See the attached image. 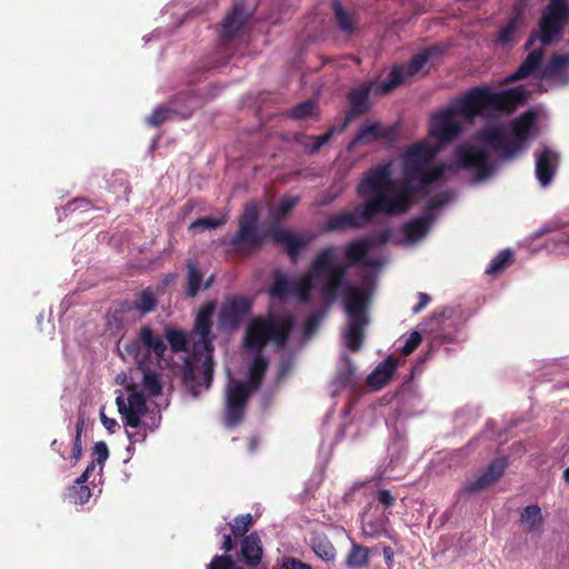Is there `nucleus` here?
Masks as SVG:
<instances>
[{"label": "nucleus", "mask_w": 569, "mask_h": 569, "mask_svg": "<svg viewBox=\"0 0 569 569\" xmlns=\"http://www.w3.org/2000/svg\"><path fill=\"white\" fill-rule=\"evenodd\" d=\"M295 326L296 318L291 313L278 317H256L250 320L246 329L244 346L258 353L268 342H272L278 348H283ZM268 365V359L262 355H257L253 358L249 367V382H246L249 388H252V392L261 386Z\"/></svg>", "instance_id": "obj_1"}, {"label": "nucleus", "mask_w": 569, "mask_h": 569, "mask_svg": "<svg viewBox=\"0 0 569 569\" xmlns=\"http://www.w3.org/2000/svg\"><path fill=\"white\" fill-rule=\"evenodd\" d=\"M311 272L315 274L318 290L323 302L330 305L341 297L345 308L355 300L370 301V290L348 281V264L337 261V248L328 246L321 249L312 259Z\"/></svg>", "instance_id": "obj_2"}, {"label": "nucleus", "mask_w": 569, "mask_h": 569, "mask_svg": "<svg viewBox=\"0 0 569 569\" xmlns=\"http://www.w3.org/2000/svg\"><path fill=\"white\" fill-rule=\"evenodd\" d=\"M526 101L522 88L492 91L488 87H475L457 101L456 112L463 118L472 119L485 111L512 113Z\"/></svg>", "instance_id": "obj_3"}, {"label": "nucleus", "mask_w": 569, "mask_h": 569, "mask_svg": "<svg viewBox=\"0 0 569 569\" xmlns=\"http://www.w3.org/2000/svg\"><path fill=\"white\" fill-rule=\"evenodd\" d=\"M536 123V114L528 111L515 119L510 132L503 124L485 127L478 139L503 158L511 159L527 148V141Z\"/></svg>", "instance_id": "obj_4"}, {"label": "nucleus", "mask_w": 569, "mask_h": 569, "mask_svg": "<svg viewBox=\"0 0 569 569\" xmlns=\"http://www.w3.org/2000/svg\"><path fill=\"white\" fill-rule=\"evenodd\" d=\"M217 308V302L210 300L204 302L198 310L193 323V333L199 336V340L193 346V359L202 361L203 385L206 389L211 387L213 380V340L216 339L212 332L213 321L212 317Z\"/></svg>", "instance_id": "obj_5"}, {"label": "nucleus", "mask_w": 569, "mask_h": 569, "mask_svg": "<svg viewBox=\"0 0 569 569\" xmlns=\"http://www.w3.org/2000/svg\"><path fill=\"white\" fill-rule=\"evenodd\" d=\"M438 150V147H432L426 141H419L409 147L403 158V172L408 180L418 181L421 187L439 181L445 174V167L439 164L427 169Z\"/></svg>", "instance_id": "obj_6"}, {"label": "nucleus", "mask_w": 569, "mask_h": 569, "mask_svg": "<svg viewBox=\"0 0 569 569\" xmlns=\"http://www.w3.org/2000/svg\"><path fill=\"white\" fill-rule=\"evenodd\" d=\"M568 23V1L549 0L538 20V30L532 31L526 42V50H529L537 40H539L542 46H549L562 36Z\"/></svg>", "instance_id": "obj_7"}, {"label": "nucleus", "mask_w": 569, "mask_h": 569, "mask_svg": "<svg viewBox=\"0 0 569 569\" xmlns=\"http://www.w3.org/2000/svg\"><path fill=\"white\" fill-rule=\"evenodd\" d=\"M269 238L268 230L259 229V211L254 203L247 204L243 213L238 220V230L228 240V244L236 252L253 253L261 249L266 239Z\"/></svg>", "instance_id": "obj_8"}, {"label": "nucleus", "mask_w": 569, "mask_h": 569, "mask_svg": "<svg viewBox=\"0 0 569 569\" xmlns=\"http://www.w3.org/2000/svg\"><path fill=\"white\" fill-rule=\"evenodd\" d=\"M419 190L417 186L406 183L403 189L395 194L389 191H380L367 198L361 204L363 216L371 222L378 213L387 216L405 213L411 208L412 197Z\"/></svg>", "instance_id": "obj_9"}, {"label": "nucleus", "mask_w": 569, "mask_h": 569, "mask_svg": "<svg viewBox=\"0 0 569 569\" xmlns=\"http://www.w3.org/2000/svg\"><path fill=\"white\" fill-rule=\"evenodd\" d=\"M122 348L123 353L137 363L138 369L149 366L152 355L157 361H161L167 351L164 340L150 326H142L137 339L123 342Z\"/></svg>", "instance_id": "obj_10"}, {"label": "nucleus", "mask_w": 569, "mask_h": 569, "mask_svg": "<svg viewBox=\"0 0 569 569\" xmlns=\"http://www.w3.org/2000/svg\"><path fill=\"white\" fill-rule=\"evenodd\" d=\"M201 106V99L190 91L174 96L168 106H160L147 118L151 127H159L166 121L189 118Z\"/></svg>", "instance_id": "obj_11"}, {"label": "nucleus", "mask_w": 569, "mask_h": 569, "mask_svg": "<svg viewBox=\"0 0 569 569\" xmlns=\"http://www.w3.org/2000/svg\"><path fill=\"white\" fill-rule=\"evenodd\" d=\"M358 297H355L349 303V307L345 308L348 315V326L345 332L346 346L353 352L360 350L363 338L365 327L369 322L368 307L370 301H359Z\"/></svg>", "instance_id": "obj_12"}, {"label": "nucleus", "mask_w": 569, "mask_h": 569, "mask_svg": "<svg viewBox=\"0 0 569 569\" xmlns=\"http://www.w3.org/2000/svg\"><path fill=\"white\" fill-rule=\"evenodd\" d=\"M253 300L244 295H233L226 298L218 313V327L221 331L238 330L251 312Z\"/></svg>", "instance_id": "obj_13"}, {"label": "nucleus", "mask_w": 569, "mask_h": 569, "mask_svg": "<svg viewBox=\"0 0 569 569\" xmlns=\"http://www.w3.org/2000/svg\"><path fill=\"white\" fill-rule=\"evenodd\" d=\"M252 393V388H249L243 381H233L229 385L224 402V425L228 428H233L240 425L246 415L247 403Z\"/></svg>", "instance_id": "obj_14"}, {"label": "nucleus", "mask_w": 569, "mask_h": 569, "mask_svg": "<svg viewBox=\"0 0 569 569\" xmlns=\"http://www.w3.org/2000/svg\"><path fill=\"white\" fill-rule=\"evenodd\" d=\"M457 164L461 169L475 170L478 180L489 178L495 172L488 151L478 146H460L456 150Z\"/></svg>", "instance_id": "obj_15"}, {"label": "nucleus", "mask_w": 569, "mask_h": 569, "mask_svg": "<svg viewBox=\"0 0 569 569\" xmlns=\"http://www.w3.org/2000/svg\"><path fill=\"white\" fill-rule=\"evenodd\" d=\"M373 87V81H367L356 88H352L347 93L349 109L346 111L345 119L338 128L339 133H342L353 119L366 114L370 110V93L372 92Z\"/></svg>", "instance_id": "obj_16"}, {"label": "nucleus", "mask_w": 569, "mask_h": 569, "mask_svg": "<svg viewBox=\"0 0 569 569\" xmlns=\"http://www.w3.org/2000/svg\"><path fill=\"white\" fill-rule=\"evenodd\" d=\"M391 186V163H382L369 169L365 173L357 186V193L366 200L380 191H389Z\"/></svg>", "instance_id": "obj_17"}, {"label": "nucleus", "mask_w": 569, "mask_h": 569, "mask_svg": "<svg viewBox=\"0 0 569 569\" xmlns=\"http://www.w3.org/2000/svg\"><path fill=\"white\" fill-rule=\"evenodd\" d=\"M455 114H458L456 108L441 110L431 117L429 133L441 144L453 141L461 132V124Z\"/></svg>", "instance_id": "obj_18"}, {"label": "nucleus", "mask_w": 569, "mask_h": 569, "mask_svg": "<svg viewBox=\"0 0 569 569\" xmlns=\"http://www.w3.org/2000/svg\"><path fill=\"white\" fill-rule=\"evenodd\" d=\"M116 405L123 422L131 428H138L141 418L148 412L147 400L143 393L138 391L130 392L127 398L118 396Z\"/></svg>", "instance_id": "obj_19"}, {"label": "nucleus", "mask_w": 569, "mask_h": 569, "mask_svg": "<svg viewBox=\"0 0 569 569\" xmlns=\"http://www.w3.org/2000/svg\"><path fill=\"white\" fill-rule=\"evenodd\" d=\"M269 238L274 244L282 246L292 262H297L302 249L311 241V237H299L293 231L283 227H271L268 229Z\"/></svg>", "instance_id": "obj_20"}, {"label": "nucleus", "mask_w": 569, "mask_h": 569, "mask_svg": "<svg viewBox=\"0 0 569 569\" xmlns=\"http://www.w3.org/2000/svg\"><path fill=\"white\" fill-rule=\"evenodd\" d=\"M367 223H369V220L363 216V208L359 204L351 211H342L329 217L323 224V231L335 232L347 229H361Z\"/></svg>", "instance_id": "obj_21"}, {"label": "nucleus", "mask_w": 569, "mask_h": 569, "mask_svg": "<svg viewBox=\"0 0 569 569\" xmlns=\"http://www.w3.org/2000/svg\"><path fill=\"white\" fill-rule=\"evenodd\" d=\"M507 466L508 462L506 458L495 459L477 479L469 481L463 487V491L469 495H473L488 488L499 480V478L503 475Z\"/></svg>", "instance_id": "obj_22"}, {"label": "nucleus", "mask_w": 569, "mask_h": 569, "mask_svg": "<svg viewBox=\"0 0 569 569\" xmlns=\"http://www.w3.org/2000/svg\"><path fill=\"white\" fill-rule=\"evenodd\" d=\"M263 547L258 532L247 535L240 542L238 561L249 569L256 568L262 560Z\"/></svg>", "instance_id": "obj_23"}, {"label": "nucleus", "mask_w": 569, "mask_h": 569, "mask_svg": "<svg viewBox=\"0 0 569 569\" xmlns=\"http://www.w3.org/2000/svg\"><path fill=\"white\" fill-rule=\"evenodd\" d=\"M559 154L545 147L540 153H536V177L541 186H548L558 169Z\"/></svg>", "instance_id": "obj_24"}, {"label": "nucleus", "mask_w": 569, "mask_h": 569, "mask_svg": "<svg viewBox=\"0 0 569 569\" xmlns=\"http://www.w3.org/2000/svg\"><path fill=\"white\" fill-rule=\"evenodd\" d=\"M371 248L372 243L367 238L356 239L346 247V259L349 264L373 266L372 260L367 258Z\"/></svg>", "instance_id": "obj_25"}, {"label": "nucleus", "mask_w": 569, "mask_h": 569, "mask_svg": "<svg viewBox=\"0 0 569 569\" xmlns=\"http://www.w3.org/2000/svg\"><path fill=\"white\" fill-rule=\"evenodd\" d=\"M336 132H338V129L335 126H332L328 129V131L325 134L311 136L305 132H297L295 133L293 139L297 143L303 147L305 151L308 154H315L320 150V148L323 144L330 141V139L333 137Z\"/></svg>", "instance_id": "obj_26"}, {"label": "nucleus", "mask_w": 569, "mask_h": 569, "mask_svg": "<svg viewBox=\"0 0 569 569\" xmlns=\"http://www.w3.org/2000/svg\"><path fill=\"white\" fill-rule=\"evenodd\" d=\"M244 22L246 17L243 7L241 4H236L221 26L220 37L223 40L234 38L241 31Z\"/></svg>", "instance_id": "obj_27"}, {"label": "nucleus", "mask_w": 569, "mask_h": 569, "mask_svg": "<svg viewBox=\"0 0 569 569\" xmlns=\"http://www.w3.org/2000/svg\"><path fill=\"white\" fill-rule=\"evenodd\" d=\"M358 132L367 144L381 140L390 141L395 136L392 127H385L379 121L362 124Z\"/></svg>", "instance_id": "obj_28"}, {"label": "nucleus", "mask_w": 569, "mask_h": 569, "mask_svg": "<svg viewBox=\"0 0 569 569\" xmlns=\"http://www.w3.org/2000/svg\"><path fill=\"white\" fill-rule=\"evenodd\" d=\"M543 59V49H536L529 52L519 68L509 77L510 81H518L533 74L541 66Z\"/></svg>", "instance_id": "obj_29"}, {"label": "nucleus", "mask_w": 569, "mask_h": 569, "mask_svg": "<svg viewBox=\"0 0 569 569\" xmlns=\"http://www.w3.org/2000/svg\"><path fill=\"white\" fill-rule=\"evenodd\" d=\"M396 367L397 361L392 357H388L368 376V383L376 389L382 388L393 376Z\"/></svg>", "instance_id": "obj_30"}, {"label": "nucleus", "mask_w": 569, "mask_h": 569, "mask_svg": "<svg viewBox=\"0 0 569 569\" xmlns=\"http://www.w3.org/2000/svg\"><path fill=\"white\" fill-rule=\"evenodd\" d=\"M315 288H318V284L315 274L311 272V266L308 267L298 281L291 284L292 292L301 303H308L311 300V293Z\"/></svg>", "instance_id": "obj_31"}, {"label": "nucleus", "mask_w": 569, "mask_h": 569, "mask_svg": "<svg viewBox=\"0 0 569 569\" xmlns=\"http://www.w3.org/2000/svg\"><path fill=\"white\" fill-rule=\"evenodd\" d=\"M186 296L194 298L202 290L203 272L201 271L198 262L189 259L187 261V274H186Z\"/></svg>", "instance_id": "obj_32"}, {"label": "nucleus", "mask_w": 569, "mask_h": 569, "mask_svg": "<svg viewBox=\"0 0 569 569\" xmlns=\"http://www.w3.org/2000/svg\"><path fill=\"white\" fill-rule=\"evenodd\" d=\"M441 53V50L438 46H431L420 50L416 53L408 63L406 69L407 77H413L427 66V63L431 60L436 54Z\"/></svg>", "instance_id": "obj_33"}, {"label": "nucleus", "mask_w": 569, "mask_h": 569, "mask_svg": "<svg viewBox=\"0 0 569 569\" xmlns=\"http://www.w3.org/2000/svg\"><path fill=\"white\" fill-rule=\"evenodd\" d=\"M157 298L152 288L148 287L134 295L133 308L140 317L152 312L157 307Z\"/></svg>", "instance_id": "obj_34"}, {"label": "nucleus", "mask_w": 569, "mask_h": 569, "mask_svg": "<svg viewBox=\"0 0 569 569\" xmlns=\"http://www.w3.org/2000/svg\"><path fill=\"white\" fill-rule=\"evenodd\" d=\"M519 520L526 532L539 531L543 522L541 508L538 505L527 506L520 513Z\"/></svg>", "instance_id": "obj_35"}, {"label": "nucleus", "mask_w": 569, "mask_h": 569, "mask_svg": "<svg viewBox=\"0 0 569 569\" xmlns=\"http://www.w3.org/2000/svg\"><path fill=\"white\" fill-rule=\"evenodd\" d=\"M431 217L430 213L422 218H415L405 223L403 233L410 241H417L423 238L430 227Z\"/></svg>", "instance_id": "obj_36"}, {"label": "nucleus", "mask_w": 569, "mask_h": 569, "mask_svg": "<svg viewBox=\"0 0 569 569\" xmlns=\"http://www.w3.org/2000/svg\"><path fill=\"white\" fill-rule=\"evenodd\" d=\"M140 370L143 373L141 382L143 392L149 397H157L161 395L163 383L160 375L151 370L148 366Z\"/></svg>", "instance_id": "obj_37"}, {"label": "nucleus", "mask_w": 569, "mask_h": 569, "mask_svg": "<svg viewBox=\"0 0 569 569\" xmlns=\"http://www.w3.org/2000/svg\"><path fill=\"white\" fill-rule=\"evenodd\" d=\"M569 67V52L553 54L548 63L541 69L539 78L549 79Z\"/></svg>", "instance_id": "obj_38"}, {"label": "nucleus", "mask_w": 569, "mask_h": 569, "mask_svg": "<svg viewBox=\"0 0 569 569\" xmlns=\"http://www.w3.org/2000/svg\"><path fill=\"white\" fill-rule=\"evenodd\" d=\"M523 21L521 10H513L512 16L508 23L500 30L498 40L501 44L506 46L513 41L515 36Z\"/></svg>", "instance_id": "obj_39"}, {"label": "nucleus", "mask_w": 569, "mask_h": 569, "mask_svg": "<svg viewBox=\"0 0 569 569\" xmlns=\"http://www.w3.org/2000/svg\"><path fill=\"white\" fill-rule=\"evenodd\" d=\"M369 551L368 547L352 543L345 561L346 566L357 569L367 566L369 562Z\"/></svg>", "instance_id": "obj_40"}, {"label": "nucleus", "mask_w": 569, "mask_h": 569, "mask_svg": "<svg viewBox=\"0 0 569 569\" xmlns=\"http://www.w3.org/2000/svg\"><path fill=\"white\" fill-rule=\"evenodd\" d=\"M405 76L406 72L403 71L402 66H393L387 77V80L380 84L379 92L382 94L391 92L403 83Z\"/></svg>", "instance_id": "obj_41"}, {"label": "nucleus", "mask_w": 569, "mask_h": 569, "mask_svg": "<svg viewBox=\"0 0 569 569\" xmlns=\"http://www.w3.org/2000/svg\"><path fill=\"white\" fill-rule=\"evenodd\" d=\"M513 260V252L510 249H505L499 252L491 261L488 268L486 269V273L490 276H495L502 270H505L508 266L511 264Z\"/></svg>", "instance_id": "obj_42"}, {"label": "nucleus", "mask_w": 569, "mask_h": 569, "mask_svg": "<svg viewBox=\"0 0 569 569\" xmlns=\"http://www.w3.org/2000/svg\"><path fill=\"white\" fill-rule=\"evenodd\" d=\"M289 280L288 276L281 270L273 272V283L269 289V295L273 298H283L289 292Z\"/></svg>", "instance_id": "obj_43"}, {"label": "nucleus", "mask_w": 569, "mask_h": 569, "mask_svg": "<svg viewBox=\"0 0 569 569\" xmlns=\"http://www.w3.org/2000/svg\"><path fill=\"white\" fill-rule=\"evenodd\" d=\"M254 520L251 513L240 515L230 523V529L234 538H244L247 532L253 526Z\"/></svg>", "instance_id": "obj_44"}, {"label": "nucleus", "mask_w": 569, "mask_h": 569, "mask_svg": "<svg viewBox=\"0 0 569 569\" xmlns=\"http://www.w3.org/2000/svg\"><path fill=\"white\" fill-rule=\"evenodd\" d=\"M166 339L173 352L187 350L188 341L183 331L173 328L166 329Z\"/></svg>", "instance_id": "obj_45"}, {"label": "nucleus", "mask_w": 569, "mask_h": 569, "mask_svg": "<svg viewBox=\"0 0 569 569\" xmlns=\"http://www.w3.org/2000/svg\"><path fill=\"white\" fill-rule=\"evenodd\" d=\"M332 10L335 13L336 21L339 28L346 32H352L353 23L350 14L343 9L342 4L335 0L332 3Z\"/></svg>", "instance_id": "obj_46"}, {"label": "nucleus", "mask_w": 569, "mask_h": 569, "mask_svg": "<svg viewBox=\"0 0 569 569\" xmlns=\"http://www.w3.org/2000/svg\"><path fill=\"white\" fill-rule=\"evenodd\" d=\"M312 548L322 560L330 561L336 557V548L327 538L315 540Z\"/></svg>", "instance_id": "obj_47"}, {"label": "nucleus", "mask_w": 569, "mask_h": 569, "mask_svg": "<svg viewBox=\"0 0 569 569\" xmlns=\"http://www.w3.org/2000/svg\"><path fill=\"white\" fill-rule=\"evenodd\" d=\"M182 377L184 383L190 387L192 396L197 397L202 385L197 381L196 367L192 362L188 361L186 363Z\"/></svg>", "instance_id": "obj_48"}, {"label": "nucleus", "mask_w": 569, "mask_h": 569, "mask_svg": "<svg viewBox=\"0 0 569 569\" xmlns=\"http://www.w3.org/2000/svg\"><path fill=\"white\" fill-rule=\"evenodd\" d=\"M206 569H243L231 556H213Z\"/></svg>", "instance_id": "obj_49"}, {"label": "nucleus", "mask_w": 569, "mask_h": 569, "mask_svg": "<svg viewBox=\"0 0 569 569\" xmlns=\"http://www.w3.org/2000/svg\"><path fill=\"white\" fill-rule=\"evenodd\" d=\"M68 498L76 505H84L91 498V490L88 486H72L68 490Z\"/></svg>", "instance_id": "obj_50"}, {"label": "nucleus", "mask_w": 569, "mask_h": 569, "mask_svg": "<svg viewBox=\"0 0 569 569\" xmlns=\"http://www.w3.org/2000/svg\"><path fill=\"white\" fill-rule=\"evenodd\" d=\"M84 427V420L82 417H79L76 422L74 428V441H73V448H72V455L71 458L74 461H78L82 456V442H81V436Z\"/></svg>", "instance_id": "obj_51"}, {"label": "nucleus", "mask_w": 569, "mask_h": 569, "mask_svg": "<svg viewBox=\"0 0 569 569\" xmlns=\"http://www.w3.org/2000/svg\"><path fill=\"white\" fill-rule=\"evenodd\" d=\"M315 102L312 100H306L298 103L291 109V117L295 119H306L310 117L315 110Z\"/></svg>", "instance_id": "obj_52"}, {"label": "nucleus", "mask_w": 569, "mask_h": 569, "mask_svg": "<svg viewBox=\"0 0 569 569\" xmlns=\"http://www.w3.org/2000/svg\"><path fill=\"white\" fill-rule=\"evenodd\" d=\"M226 222H227L226 217H221V218L206 217V218H200V219H197L196 221H193L190 226V229H197V228L214 229V228H218V227L224 224Z\"/></svg>", "instance_id": "obj_53"}, {"label": "nucleus", "mask_w": 569, "mask_h": 569, "mask_svg": "<svg viewBox=\"0 0 569 569\" xmlns=\"http://www.w3.org/2000/svg\"><path fill=\"white\" fill-rule=\"evenodd\" d=\"M422 336L418 331H412L401 348L402 356L411 355L421 343Z\"/></svg>", "instance_id": "obj_54"}, {"label": "nucleus", "mask_w": 569, "mask_h": 569, "mask_svg": "<svg viewBox=\"0 0 569 569\" xmlns=\"http://www.w3.org/2000/svg\"><path fill=\"white\" fill-rule=\"evenodd\" d=\"M298 199L295 197H283L280 200V203L277 208L276 217L277 219H281L287 216L297 204Z\"/></svg>", "instance_id": "obj_55"}, {"label": "nucleus", "mask_w": 569, "mask_h": 569, "mask_svg": "<svg viewBox=\"0 0 569 569\" xmlns=\"http://www.w3.org/2000/svg\"><path fill=\"white\" fill-rule=\"evenodd\" d=\"M93 455L97 456V459L94 461H97V463L102 469L103 463L109 458V449L107 443L104 441L96 442L93 446Z\"/></svg>", "instance_id": "obj_56"}, {"label": "nucleus", "mask_w": 569, "mask_h": 569, "mask_svg": "<svg viewBox=\"0 0 569 569\" xmlns=\"http://www.w3.org/2000/svg\"><path fill=\"white\" fill-rule=\"evenodd\" d=\"M391 237L390 229L386 228L379 231H376L370 238H367L371 241L372 247L385 246Z\"/></svg>", "instance_id": "obj_57"}, {"label": "nucleus", "mask_w": 569, "mask_h": 569, "mask_svg": "<svg viewBox=\"0 0 569 569\" xmlns=\"http://www.w3.org/2000/svg\"><path fill=\"white\" fill-rule=\"evenodd\" d=\"M281 569H311V566L293 557H286Z\"/></svg>", "instance_id": "obj_58"}, {"label": "nucleus", "mask_w": 569, "mask_h": 569, "mask_svg": "<svg viewBox=\"0 0 569 569\" xmlns=\"http://www.w3.org/2000/svg\"><path fill=\"white\" fill-rule=\"evenodd\" d=\"M320 325V316L317 312L311 313L305 323L306 335H312L316 332Z\"/></svg>", "instance_id": "obj_59"}, {"label": "nucleus", "mask_w": 569, "mask_h": 569, "mask_svg": "<svg viewBox=\"0 0 569 569\" xmlns=\"http://www.w3.org/2000/svg\"><path fill=\"white\" fill-rule=\"evenodd\" d=\"M378 501L382 503L385 507L389 508L395 505V497L388 489H381L378 492Z\"/></svg>", "instance_id": "obj_60"}, {"label": "nucleus", "mask_w": 569, "mask_h": 569, "mask_svg": "<svg viewBox=\"0 0 569 569\" xmlns=\"http://www.w3.org/2000/svg\"><path fill=\"white\" fill-rule=\"evenodd\" d=\"M448 201H449V197L446 193L438 194L428 202V206H427L428 210L432 211V210L446 204Z\"/></svg>", "instance_id": "obj_61"}, {"label": "nucleus", "mask_w": 569, "mask_h": 569, "mask_svg": "<svg viewBox=\"0 0 569 569\" xmlns=\"http://www.w3.org/2000/svg\"><path fill=\"white\" fill-rule=\"evenodd\" d=\"M419 302L412 307L413 313H420L430 302L431 298L428 293L419 292L418 293Z\"/></svg>", "instance_id": "obj_62"}, {"label": "nucleus", "mask_w": 569, "mask_h": 569, "mask_svg": "<svg viewBox=\"0 0 569 569\" xmlns=\"http://www.w3.org/2000/svg\"><path fill=\"white\" fill-rule=\"evenodd\" d=\"M232 532L223 535V541L220 547V549L224 551L223 556H230L229 552L232 551L236 547V542L232 539Z\"/></svg>", "instance_id": "obj_63"}, {"label": "nucleus", "mask_w": 569, "mask_h": 569, "mask_svg": "<svg viewBox=\"0 0 569 569\" xmlns=\"http://www.w3.org/2000/svg\"><path fill=\"white\" fill-rule=\"evenodd\" d=\"M101 422L103 427L111 433H114L119 425L116 419L108 418L103 412H101Z\"/></svg>", "instance_id": "obj_64"}]
</instances>
